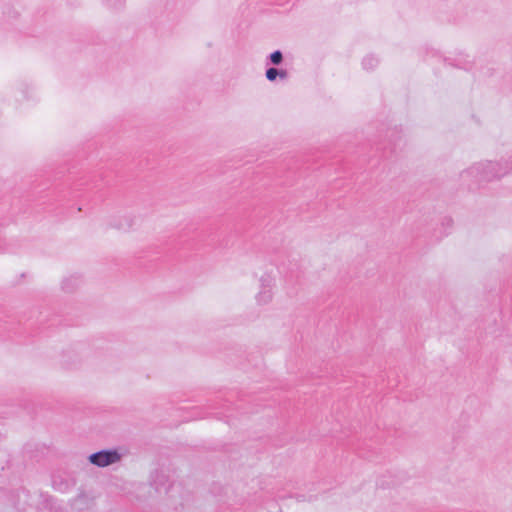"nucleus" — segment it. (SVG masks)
Listing matches in <instances>:
<instances>
[{
  "instance_id": "20e7f679",
  "label": "nucleus",
  "mask_w": 512,
  "mask_h": 512,
  "mask_svg": "<svg viewBox=\"0 0 512 512\" xmlns=\"http://www.w3.org/2000/svg\"><path fill=\"white\" fill-rule=\"evenodd\" d=\"M81 281V277L77 275L67 277L62 281V289L65 292H72L80 285Z\"/></svg>"
},
{
  "instance_id": "7ed1b4c3",
  "label": "nucleus",
  "mask_w": 512,
  "mask_h": 512,
  "mask_svg": "<svg viewBox=\"0 0 512 512\" xmlns=\"http://www.w3.org/2000/svg\"><path fill=\"white\" fill-rule=\"evenodd\" d=\"M151 480L152 481L149 483V485H145V487H148L149 490L153 489L156 494H161L162 491L164 493L168 494L175 487L174 484H170V485L166 486V483H167L166 476L163 474H160L158 472H156L155 474H153L151 476ZM149 493L151 494V491H149Z\"/></svg>"
},
{
  "instance_id": "f8f14e48",
  "label": "nucleus",
  "mask_w": 512,
  "mask_h": 512,
  "mask_svg": "<svg viewBox=\"0 0 512 512\" xmlns=\"http://www.w3.org/2000/svg\"><path fill=\"white\" fill-rule=\"evenodd\" d=\"M453 224V220L450 217H445L442 221V227L444 229L445 235L448 234L447 229L450 228Z\"/></svg>"
},
{
  "instance_id": "6e6552de",
  "label": "nucleus",
  "mask_w": 512,
  "mask_h": 512,
  "mask_svg": "<svg viewBox=\"0 0 512 512\" xmlns=\"http://www.w3.org/2000/svg\"><path fill=\"white\" fill-rule=\"evenodd\" d=\"M378 64V60L372 55H368L363 59V66L365 69H373Z\"/></svg>"
},
{
  "instance_id": "f257e3e1",
  "label": "nucleus",
  "mask_w": 512,
  "mask_h": 512,
  "mask_svg": "<svg viewBox=\"0 0 512 512\" xmlns=\"http://www.w3.org/2000/svg\"><path fill=\"white\" fill-rule=\"evenodd\" d=\"M512 172L511 164L502 162L486 161L475 164L460 174L461 180L467 183L469 190L479 188L484 182H489Z\"/></svg>"
},
{
  "instance_id": "9d476101",
  "label": "nucleus",
  "mask_w": 512,
  "mask_h": 512,
  "mask_svg": "<svg viewBox=\"0 0 512 512\" xmlns=\"http://www.w3.org/2000/svg\"><path fill=\"white\" fill-rule=\"evenodd\" d=\"M133 226V220L130 218L125 217L124 222H119L117 224H114V227L121 229V230H128L132 228Z\"/></svg>"
},
{
  "instance_id": "9b49d317",
  "label": "nucleus",
  "mask_w": 512,
  "mask_h": 512,
  "mask_svg": "<svg viewBox=\"0 0 512 512\" xmlns=\"http://www.w3.org/2000/svg\"><path fill=\"white\" fill-rule=\"evenodd\" d=\"M273 278L269 274H265L261 277V288H271Z\"/></svg>"
},
{
  "instance_id": "1a4fd4ad",
  "label": "nucleus",
  "mask_w": 512,
  "mask_h": 512,
  "mask_svg": "<svg viewBox=\"0 0 512 512\" xmlns=\"http://www.w3.org/2000/svg\"><path fill=\"white\" fill-rule=\"evenodd\" d=\"M270 61L274 65H279L283 61V54L281 51L277 50L270 54Z\"/></svg>"
},
{
  "instance_id": "423d86ee",
  "label": "nucleus",
  "mask_w": 512,
  "mask_h": 512,
  "mask_svg": "<svg viewBox=\"0 0 512 512\" xmlns=\"http://www.w3.org/2000/svg\"><path fill=\"white\" fill-rule=\"evenodd\" d=\"M52 485L55 490L60 491L62 493L68 491L70 488L69 481L60 479L56 476L52 477Z\"/></svg>"
},
{
  "instance_id": "0eeeda50",
  "label": "nucleus",
  "mask_w": 512,
  "mask_h": 512,
  "mask_svg": "<svg viewBox=\"0 0 512 512\" xmlns=\"http://www.w3.org/2000/svg\"><path fill=\"white\" fill-rule=\"evenodd\" d=\"M272 298L271 288H261L256 296V300L259 304H266Z\"/></svg>"
},
{
  "instance_id": "39448f33",
  "label": "nucleus",
  "mask_w": 512,
  "mask_h": 512,
  "mask_svg": "<svg viewBox=\"0 0 512 512\" xmlns=\"http://www.w3.org/2000/svg\"><path fill=\"white\" fill-rule=\"evenodd\" d=\"M265 76L269 81H275L277 77H280L281 79H286L288 73L286 70H278L272 67L266 70Z\"/></svg>"
},
{
  "instance_id": "f03ea898",
  "label": "nucleus",
  "mask_w": 512,
  "mask_h": 512,
  "mask_svg": "<svg viewBox=\"0 0 512 512\" xmlns=\"http://www.w3.org/2000/svg\"><path fill=\"white\" fill-rule=\"evenodd\" d=\"M121 454L116 449H103L89 455L88 459L91 464L97 467H107L118 462Z\"/></svg>"
},
{
  "instance_id": "ddd939ff",
  "label": "nucleus",
  "mask_w": 512,
  "mask_h": 512,
  "mask_svg": "<svg viewBox=\"0 0 512 512\" xmlns=\"http://www.w3.org/2000/svg\"><path fill=\"white\" fill-rule=\"evenodd\" d=\"M104 2L111 7H121L124 3V0H104Z\"/></svg>"
}]
</instances>
